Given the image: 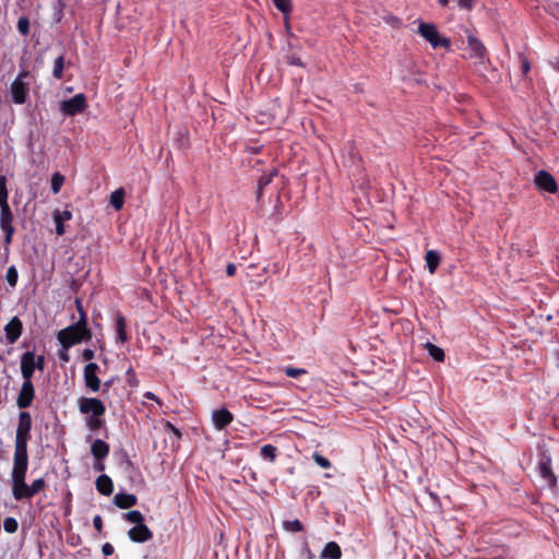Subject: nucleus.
<instances>
[{
  "label": "nucleus",
  "mask_w": 559,
  "mask_h": 559,
  "mask_svg": "<svg viewBox=\"0 0 559 559\" xmlns=\"http://www.w3.org/2000/svg\"><path fill=\"white\" fill-rule=\"evenodd\" d=\"M283 527L292 533H298L304 530L302 523L299 520L284 521Z\"/></svg>",
  "instance_id": "72a5a7b5"
},
{
  "label": "nucleus",
  "mask_w": 559,
  "mask_h": 559,
  "mask_svg": "<svg viewBox=\"0 0 559 559\" xmlns=\"http://www.w3.org/2000/svg\"><path fill=\"white\" fill-rule=\"evenodd\" d=\"M10 209L8 203L7 178L0 175V210Z\"/></svg>",
  "instance_id": "cd10ccee"
},
{
  "label": "nucleus",
  "mask_w": 559,
  "mask_h": 559,
  "mask_svg": "<svg viewBox=\"0 0 559 559\" xmlns=\"http://www.w3.org/2000/svg\"><path fill=\"white\" fill-rule=\"evenodd\" d=\"M75 307L79 312V320L76 322H81L83 320L84 326H87V314L80 299H75Z\"/></svg>",
  "instance_id": "a19ab883"
},
{
  "label": "nucleus",
  "mask_w": 559,
  "mask_h": 559,
  "mask_svg": "<svg viewBox=\"0 0 559 559\" xmlns=\"http://www.w3.org/2000/svg\"><path fill=\"white\" fill-rule=\"evenodd\" d=\"M64 182V177L60 173H56L51 177V190L53 193H58Z\"/></svg>",
  "instance_id": "f704fd0d"
},
{
  "label": "nucleus",
  "mask_w": 559,
  "mask_h": 559,
  "mask_svg": "<svg viewBox=\"0 0 559 559\" xmlns=\"http://www.w3.org/2000/svg\"><path fill=\"white\" fill-rule=\"evenodd\" d=\"M23 332L22 321L13 317L4 326L5 338L9 344H14Z\"/></svg>",
  "instance_id": "4468645a"
},
{
  "label": "nucleus",
  "mask_w": 559,
  "mask_h": 559,
  "mask_svg": "<svg viewBox=\"0 0 559 559\" xmlns=\"http://www.w3.org/2000/svg\"><path fill=\"white\" fill-rule=\"evenodd\" d=\"M80 413L86 416L104 417L106 407L104 403L96 397H80L78 401Z\"/></svg>",
  "instance_id": "39448f33"
},
{
  "label": "nucleus",
  "mask_w": 559,
  "mask_h": 559,
  "mask_svg": "<svg viewBox=\"0 0 559 559\" xmlns=\"http://www.w3.org/2000/svg\"><path fill=\"white\" fill-rule=\"evenodd\" d=\"M128 537L133 543H146L153 538V532L143 523L134 525L128 531Z\"/></svg>",
  "instance_id": "2eb2a0df"
},
{
  "label": "nucleus",
  "mask_w": 559,
  "mask_h": 559,
  "mask_svg": "<svg viewBox=\"0 0 559 559\" xmlns=\"http://www.w3.org/2000/svg\"><path fill=\"white\" fill-rule=\"evenodd\" d=\"M32 417L28 412H21L15 436V445L27 447L31 439Z\"/></svg>",
  "instance_id": "423d86ee"
},
{
  "label": "nucleus",
  "mask_w": 559,
  "mask_h": 559,
  "mask_svg": "<svg viewBox=\"0 0 559 559\" xmlns=\"http://www.w3.org/2000/svg\"><path fill=\"white\" fill-rule=\"evenodd\" d=\"M538 472L543 479H545L551 489L557 486V476L551 468V459L548 455H543L538 461Z\"/></svg>",
  "instance_id": "1a4fd4ad"
},
{
  "label": "nucleus",
  "mask_w": 559,
  "mask_h": 559,
  "mask_svg": "<svg viewBox=\"0 0 559 559\" xmlns=\"http://www.w3.org/2000/svg\"><path fill=\"white\" fill-rule=\"evenodd\" d=\"M418 34L435 49L443 47L449 50L451 48V40L441 36L437 26L432 23L419 22Z\"/></svg>",
  "instance_id": "7ed1b4c3"
},
{
  "label": "nucleus",
  "mask_w": 559,
  "mask_h": 559,
  "mask_svg": "<svg viewBox=\"0 0 559 559\" xmlns=\"http://www.w3.org/2000/svg\"><path fill=\"white\" fill-rule=\"evenodd\" d=\"M53 218H60L61 221H70L72 218V213L68 210L66 211H62V212H59L57 211L55 214H53Z\"/></svg>",
  "instance_id": "c03bdc74"
},
{
  "label": "nucleus",
  "mask_w": 559,
  "mask_h": 559,
  "mask_svg": "<svg viewBox=\"0 0 559 559\" xmlns=\"http://www.w3.org/2000/svg\"><path fill=\"white\" fill-rule=\"evenodd\" d=\"M94 468L98 472H103L105 469V465L102 461H96Z\"/></svg>",
  "instance_id": "bf43d9fd"
},
{
  "label": "nucleus",
  "mask_w": 559,
  "mask_h": 559,
  "mask_svg": "<svg viewBox=\"0 0 559 559\" xmlns=\"http://www.w3.org/2000/svg\"><path fill=\"white\" fill-rule=\"evenodd\" d=\"M144 397L147 399V400H154V401H157V397L156 395L153 393V392H146L144 394Z\"/></svg>",
  "instance_id": "052dcab7"
},
{
  "label": "nucleus",
  "mask_w": 559,
  "mask_h": 559,
  "mask_svg": "<svg viewBox=\"0 0 559 559\" xmlns=\"http://www.w3.org/2000/svg\"><path fill=\"white\" fill-rule=\"evenodd\" d=\"M29 76V72L26 70H22L15 80L24 81L25 78Z\"/></svg>",
  "instance_id": "13d9d810"
},
{
  "label": "nucleus",
  "mask_w": 559,
  "mask_h": 559,
  "mask_svg": "<svg viewBox=\"0 0 559 559\" xmlns=\"http://www.w3.org/2000/svg\"><path fill=\"white\" fill-rule=\"evenodd\" d=\"M95 486L97 491L103 496H110L114 491V483L111 478L105 474L97 477Z\"/></svg>",
  "instance_id": "412c9836"
},
{
  "label": "nucleus",
  "mask_w": 559,
  "mask_h": 559,
  "mask_svg": "<svg viewBox=\"0 0 559 559\" xmlns=\"http://www.w3.org/2000/svg\"><path fill=\"white\" fill-rule=\"evenodd\" d=\"M11 97L14 104L22 105L27 99L28 86L24 81L14 80L10 87Z\"/></svg>",
  "instance_id": "ddd939ff"
},
{
  "label": "nucleus",
  "mask_w": 559,
  "mask_h": 559,
  "mask_svg": "<svg viewBox=\"0 0 559 559\" xmlns=\"http://www.w3.org/2000/svg\"><path fill=\"white\" fill-rule=\"evenodd\" d=\"M45 487L46 480L43 477L33 480L31 485H27L24 480L12 490V495L16 501L32 499L35 495L44 490Z\"/></svg>",
  "instance_id": "20e7f679"
},
{
  "label": "nucleus",
  "mask_w": 559,
  "mask_h": 559,
  "mask_svg": "<svg viewBox=\"0 0 559 559\" xmlns=\"http://www.w3.org/2000/svg\"><path fill=\"white\" fill-rule=\"evenodd\" d=\"M87 107L86 97L83 93L74 95L72 98L61 103V111L69 117L76 116L85 111Z\"/></svg>",
  "instance_id": "0eeeda50"
},
{
  "label": "nucleus",
  "mask_w": 559,
  "mask_h": 559,
  "mask_svg": "<svg viewBox=\"0 0 559 559\" xmlns=\"http://www.w3.org/2000/svg\"><path fill=\"white\" fill-rule=\"evenodd\" d=\"M212 420L217 430H223L231 424L234 415L227 408H219L213 411Z\"/></svg>",
  "instance_id": "dca6fc26"
},
{
  "label": "nucleus",
  "mask_w": 559,
  "mask_h": 559,
  "mask_svg": "<svg viewBox=\"0 0 559 559\" xmlns=\"http://www.w3.org/2000/svg\"><path fill=\"white\" fill-rule=\"evenodd\" d=\"M35 396V389L32 381H23L19 396L16 399V405L19 408H27L31 406Z\"/></svg>",
  "instance_id": "9b49d317"
},
{
  "label": "nucleus",
  "mask_w": 559,
  "mask_h": 559,
  "mask_svg": "<svg viewBox=\"0 0 559 559\" xmlns=\"http://www.w3.org/2000/svg\"><path fill=\"white\" fill-rule=\"evenodd\" d=\"M63 69H64V57L59 56L55 59L52 76L57 80H61L63 78Z\"/></svg>",
  "instance_id": "7c9ffc66"
},
{
  "label": "nucleus",
  "mask_w": 559,
  "mask_h": 559,
  "mask_svg": "<svg viewBox=\"0 0 559 559\" xmlns=\"http://www.w3.org/2000/svg\"><path fill=\"white\" fill-rule=\"evenodd\" d=\"M165 430L167 432H170V433H174L176 436L177 439H180L181 438V432L180 430L175 426L173 425L170 421H166L165 423Z\"/></svg>",
  "instance_id": "37998d69"
},
{
  "label": "nucleus",
  "mask_w": 559,
  "mask_h": 559,
  "mask_svg": "<svg viewBox=\"0 0 559 559\" xmlns=\"http://www.w3.org/2000/svg\"><path fill=\"white\" fill-rule=\"evenodd\" d=\"M236 265L234 263H228L226 266V274L227 276H234L236 274Z\"/></svg>",
  "instance_id": "864d4df0"
},
{
  "label": "nucleus",
  "mask_w": 559,
  "mask_h": 559,
  "mask_svg": "<svg viewBox=\"0 0 559 559\" xmlns=\"http://www.w3.org/2000/svg\"><path fill=\"white\" fill-rule=\"evenodd\" d=\"M53 219H55V223H56V233H57V235L62 236L66 233L63 221H61L60 218H53Z\"/></svg>",
  "instance_id": "09e8293b"
},
{
  "label": "nucleus",
  "mask_w": 559,
  "mask_h": 559,
  "mask_svg": "<svg viewBox=\"0 0 559 559\" xmlns=\"http://www.w3.org/2000/svg\"><path fill=\"white\" fill-rule=\"evenodd\" d=\"M284 373L289 378H298L300 376L307 374L308 371L304 368L287 366L284 369Z\"/></svg>",
  "instance_id": "e433bc0d"
},
{
  "label": "nucleus",
  "mask_w": 559,
  "mask_h": 559,
  "mask_svg": "<svg viewBox=\"0 0 559 559\" xmlns=\"http://www.w3.org/2000/svg\"><path fill=\"white\" fill-rule=\"evenodd\" d=\"M474 0H459V5L463 9L471 10L473 8Z\"/></svg>",
  "instance_id": "3c124183"
},
{
  "label": "nucleus",
  "mask_w": 559,
  "mask_h": 559,
  "mask_svg": "<svg viewBox=\"0 0 559 559\" xmlns=\"http://www.w3.org/2000/svg\"><path fill=\"white\" fill-rule=\"evenodd\" d=\"M535 183L539 189L549 193H555L558 190V185L555 178L546 170H539L536 174Z\"/></svg>",
  "instance_id": "f8f14e48"
},
{
  "label": "nucleus",
  "mask_w": 559,
  "mask_h": 559,
  "mask_svg": "<svg viewBox=\"0 0 559 559\" xmlns=\"http://www.w3.org/2000/svg\"><path fill=\"white\" fill-rule=\"evenodd\" d=\"M450 0H438L439 4L442 7H447Z\"/></svg>",
  "instance_id": "680f3d73"
},
{
  "label": "nucleus",
  "mask_w": 559,
  "mask_h": 559,
  "mask_svg": "<svg viewBox=\"0 0 559 559\" xmlns=\"http://www.w3.org/2000/svg\"><path fill=\"white\" fill-rule=\"evenodd\" d=\"M17 31L26 36L29 33V20L26 16H21L16 24Z\"/></svg>",
  "instance_id": "58836bf2"
},
{
  "label": "nucleus",
  "mask_w": 559,
  "mask_h": 559,
  "mask_svg": "<svg viewBox=\"0 0 559 559\" xmlns=\"http://www.w3.org/2000/svg\"><path fill=\"white\" fill-rule=\"evenodd\" d=\"M246 151L250 154H259L262 151V146L260 145H249Z\"/></svg>",
  "instance_id": "603ef678"
},
{
  "label": "nucleus",
  "mask_w": 559,
  "mask_h": 559,
  "mask_svg": "<svg viewBox=\"0 0 559 559\" xmlns=\"http://www.w3.org/2000/svg\"><path fill=\"white\" fill-rule=\"evenodd\" d=\"M116 331L118 334L119 342L124 344L129 341V335L127 333V322L121 313H118L116 317Z\"/></svg>",
  "instance_id": "b1692460"
},
{
  "label": "nucleus",
  "mask_w": 559,
  "mask_h": 559,
  "mask_svg": "<svg viewBox=\"0 0 559 559\" xmlns=\"http://www.w3.org/2000/svg\"><path fill=\"white\" fill-rule=\"evenodd\" d=\"M109 451V444L102 439H96L91 445V453L96 461H103L106 459Z\"/></svg>",
  "instance_id": "6ab92c4d"
},
{
  "label": "nucleus",
  "mask_w": 559,
  "mask_h": 559,
  "mask_svg": "<svg viewBox=\"0 0 559 559\" xmlns=\"http://www.w3.org/2000/svg\"><path fill=\"white\" fill-rule=\"evenodd\" d=\"M114 382H115L114 378L104 382V388H105L104 393H107L109 391V389L112 386Z\"/></svg>",
  "instance_id": "6e6d98bb"
},
{
  "label": "nucleus",
  "mask_w": 559,
  "mask_h": 559,
  "mask_svg": "<svg viewBox=\"0 0 559 559\" xmlns=\"http://www.w3.org/2000/svg\"><path fill=\"white\" fill-rule=\"evenodd\" d=\"M123 519L135 525L144 523V515L139 510H131L123 514Z\"/></svg>",
  "instance_id": "c756f323"
},
{
  "label": "nucleus",
  "mask_w": 559,
  "mask_h": 559,
  "mask_svg": "<svg viewBox=\"0 0 559 559\" xmlns=\"http://www.w3.org/2000/svg\"><path fill=\"white\" fill-rule=\"evenodd\" d=\"M342 549L336 542H329L320 554V559H341Z\"/></svg>",
  "instance_id": "4be33fe9"
},
{
  "label": "nucleus",
  "mask_w": 559,
  "mask_h": 559,
  "mask_svg": "<svg viewBox=\"0 0 559 559\" xmlns=\"http://www.w3.org/2000/svg\"><path fill=\"white\" fill-rule=\"evenodd\" d=\"M275 8L281 11L285 16L290 14L293 10L292 0H272Z\"/></svg>",
  "instance_id": "473e14b6"
},
{
  "label": "nucleus",
  "mask_w": 559,
  "mask_h": 559,
  "mask_svg": "<svg viewBox=\"0 0 559 559\" xmlns=\"http://www.w3.org/2000/svg\"><path fill=\"white\" fill-rule=\"evenodd\" d=\"M114 503L119 509H130L138 503V497L133 493L119 492L114 497Z\"/></svg>",
  "instance_id": "aec40b11"
},
{
  "label": "nucleus",
  "mask_w": 559,
  "mask_h": 559,
  "mask_svg": "<svg viewBox=\"0 0 559 559\" xmlns=\"http://www.w3.org/2000/svg\"><path fill=\"white\" fill-rule=\"evenodd\" d=\"M276 175H277V171L274 169V170H272L269 174H263L259 178V180H258V188H257V191H255L257 201H260V199L262 198L264 188L267 187L272 182L273 178Z\"/></svg>",
  "instance_id": "5701e85b"
},
{
  "label": "nucleus",
  "mask_w": 559,
  "mask_h": 559,
  "mask_svg": "<svg viewBox=\"0 0 559 559\" xmlns=\"http://www.w3.org/2000/svg\"><path fill=\"white\" fill-rule=\"evenodd\" d=\"M59 358L60 360H62L63 362H69L70 360V356L68 354V350H66L64 348L62 350L59 352Z\"/></svg>",
  "instance_id": "5fc2aeb1"
},
{
  "label": "nucleus",
  "mask_w": 559,
  "mask_h": 559,
  "mask_svg": "<svg viewBox=\"0 0 559 559\" xmlns=\"http://www.w3.org/2000/svg\"><path fill=\"white\" fill-rule=\"evenodd\" d=\"M426 348L429 353V355L436 360V361H443L444 360V352L442 348L431 344L427 343Z\"/></svg>",
  "instance_id": "2f4dec72"
},
{
  "label": "nucleus",
  "mask_w": 559,
  "mask_h": 559,
  "mask_svg": "<svg viewBox=\"0 0 559 559\" xmlns=\"http://www.w3.org/2000/svg\"><path fill=\"white\" fill-rule=\"evenodd\" d=\"M28 468L27 447L15 445L13 456V468L11 473L12 490L25 480Z\"/></svg>",
  "instance_id": "f03ea898"
},
{
  "label": "nucleus",
  "mask_w": 559,
  "mask_h": 559,
  "mask_svg": "<svg viewBox=\"0 0 559 559\" xmlns=\"http://www.w3.org/2000/svg\"><path fill=\"white\" fill-rule=\"evenodd\" d=\"M308 554H309V555H308V558H309V559H312L313 555H312V552H311V550H310V549H308Z\"/></svg>",
  "instance_id": "e2e57ef3"
},
{
  "label": "nucleus",
  "mask_w": 559,
  "mask_h": 559,
  "mask_svg": "<svg viewBox=\"0 0 559 559\" xmlns=\"http://www.w3.org/2000/svg\"><path fill=\"white\" fill-rule=\"evenodd\" d=\"M93 525L95 527V530L98 532V533H102L103 532V527H104V524H103V519L100 515H95L94 519H93Z\"/></svg>",
  "instance_id": "a18cd8bd"
},
{
  "label": "nucleus",
  "mask_w": 559,
  "mask_h": 559,
  "mask_svg": "<svg viewBox=\"0 0 559 559\" xmlns=\"http://www.w3.org/2000/svg\"><path fill=\"white\" fill-rule=\"evenodd\" d=\"M85 423L91 431H97L105 425L104 417L86 416Z\"/></svg>",
  "instance_id": "c85d7f7f"
},
{
  "label": "nucleus",
  "mask_w": 559,
  "mask_h": 559,
  "mask_svg": "<svg viewBox=\"0 0 559 559\" xmlns=\"http://www.w3.org/2000/svg\"><path fill=\"white\" fill-rule=\"evenodd\" d=\"M467 45L471 50V57L483 60L486 55L487 50L484 46V44L476 38L473 34L467 35Z\"/></svg>",
  "instance_id": "a211bd4d"
},
{
  "label": "nucleus",
  "mask_w": 559,
  "mask_h": 559,
  "mask_svg": "<svg viewBox=\"0 0 559 559\" xmlns=\"http://www.w3.org/2000/svg\"><path fill=\"white\" fill-rule=\"evenodd\" d=\"M99 366L96 362H88L83 370V379L85 386L92 392H98L100 390V379L97 373L99 372Z\"/></svg>",
  "instance_id": "6e6552de"
},
{
  "label": "nucleus",
  "mask_w": 559,
  "mask_h": 559,
  "mask_svg": "<svg viewBox=\"0 0 559 559\" xmlns=\"http://www.w3.org/2000/svg\"><path fill=\"white\" fill-rule=\"evenodd\" d=\"M34 366L36 369L43 371L45 368V357L43 355L37 358L34 356Z\"/></svg>",
  "instance_id": "49530a36"
},
{
  "label": "nucleus",
  "mask_w": 559,
  "mask_h": 559,
  "mask_svg": "<svg viewBox=\"0 0 559 559\" xmlns=\"http://www.w3.org/2000/svg\"><path fill=\"white\" fill-rule=\"evenodd\" d=\"M13 222V213L11 209H3L0 213V227L4 233V242L5 245H10L12 242V237L14 234V227L12 225Z\"/></svg>",
  "instance_id": "9d476101"
},
{
  "label": "nucleus",
  "mask_w": 559,
  "mask_h": 559,
  "mask_svg": "<svg viewBox=\"0 0 559 559\" xmlns=\"http://www.w3.org/2000/svg\"><path fill=\"white\" fill-rule=\"evenodd\" d=\"M260 454L264 460L273 463L277 457V448L272 444H264L260 449Z\"/></svg>",
  "instance_id": "bb28decb"
},
{
  "label": "nucleus",
  "mask_w": 559,
  "mask_h": 559,
  "mask_svg": "<svg viewBox=\"0 0 559 559\" xmlns=\"http://www.w3.org/2000/svg\"><path fill=\"white\" fill-rule=\"evenodd\" d=\"M3 527L7 533L13 534L19 528V523L15 518L8 516L3 521Z\"/></svg>",
  "instance_id": "c9c22d12"
},
{
  "label": "nucleus",
  "mask_w": 559,
  "mask_h": 559,
  "mask_svg": "<svg viewBox=\"0 0 559 559\" xmlns=\"http://www.w3.org/2000/svg\"><path fill=\"white\" fill-rule=\"evenodd\" d=\"M91 337L92 331L88 326H84L83 320L60 330L57 335L58 341L66 350L82 341H90Z\"/></svg>",
  "instance_id": "f257e3e1"
},
{
  "label": "nucleus",
  "mask_w": 559,
  "mask_h": 559,
  "mask_svg": "<svg viewBox=\"0 0 559 559\" xmlns=\"http://www.w3.org/2000/svg\"><path fill=\"white\" fill-rule=\"evenodd\" d=\"M426 264L430 274H433L441 261V257L436 250H428L425 255Z\"/></svg>",
  "instance_id": "393cba45"
},
{
  "label": "nucleus",
  "mask_w": 559,
  "mask_h": 559,
  "mask_svg": "<svg viewBox=\"0 0 559 559\" xmlns=\"http://www.w3.org/2000/svg\"><path fill=\"white\" fill-rule=\"evenodd\" d=\"M102 552L105 557H108L115 552V548L110 543H105L102 547Z\"/></svg>",
  "instance_id": "de8ad7c7"
},
{
  "label": "nucleus",
  "mask_w": 559,
  "mask_h": 559,
  "mask_svg": "<svg viewBox=\"0 0 559 559\" xmlns=\"http://www.w3.org/2000/svg\"><path fill=\"white\" fill-rule=\"evenodd\" d=\"M124 189L119 188L115 190L110 195V204L116 211H120L124 203Z\"/></svg>",
  "instance_id": "a878e982"
},
{
  "label": "nucleus",
  "mask_w": 559,
  "mask_h": 559,
  "mask_svg": "<svg viewBox=\"0 0 559 559\" xmlns=\"http://www.w3.org/2000/svg\"><path fill=\"white\" fill-rule=\"evenodd\" d=\"M34 353L25 352L21 357V373L24 381H32L34 371Z\"/></svg>",
  "instance_id": "f3484780"
},
{
  "label": "nucleus",
  "mask_w": 559,
  "mask_h": 559,
  "mask_svg": "<svg viewBox=\"0 0 559 559\" xmlns=\"http://www.w3.org/2000/svg\"><path fill=\"white\" fill-rule=\"evenodd\" d=\"M530 69H531L530 62L526 59H524L523 62H522V71H523V73L526 74L530 71Z\"/></svg>",
  "instance_id": "4d7b16f0"
},
{
  "label": "nucleus",
  "mask_w": 559,
  "mask_h": 559,
  "mask_svg": "<svg viewBox=\"0 0 559 559\" xmlns=\"http://www.w3.org/2000/svg\"><path fill=\"white\" fill-rule=\"evenodd\" d=\"M94 356H95V353H94V350H93V349H91V348H85V349L83 350V353H82V357H83V359H84L85 361H90V360H92V359L94 358Z\"/></svg>",
  "instance_id": "8fccbe9b"
},
{
  "label": "nucleus",
  "mask_w": 559,
  "mask_h": 559,
  "mask_svg": "<svg viewBox=\"0 0 559 559\" xmlns=\"http://www.w3.org/2000/svg\"><path fill=\"white\" fill-rule=\"evenodd\" d=\"M5 278L10 286L14 287L16 285L17 278H19V273H17V270L15 269V266L12 265L8 269Z\"/></svg>",
  "instance_id": "4c0bfd02"
},
{
  "label": "nucleus",
  "mask_w": 559,
  "mask_h": 559,
  "mask_svg": "<svg viewBox=\"0 0 559 559\" xmlns=\"http://www.w3.org/2000/svg\"><path fill=\"white\" fill-rule=\"evenodd\" d=\"M126 380L130 386H138L139 381L132 367H129L126 372Z\"/></svg>",
  "instance_id": "79ce46f5"
},
{
  "label": "nucleus",
  "mask_w": 559,
  "mask_h": 559,
  "mask_svg": "<svg viewBox=\"0 0 559 559\" xmlns=\"http://www.w3.org/2000/svg\"><path fill=\"white\" fill-rule=\"evenodd\" d=\"M312 459L322 468H330L332 466L330 460L321 455L319 452H314L312 454Z\"/></svg>",
  "instance_id": "ea45409f"
}]
</instances>
